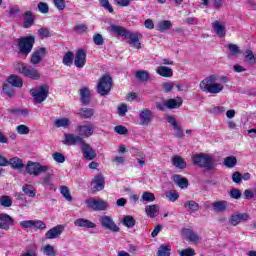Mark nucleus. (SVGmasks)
<instances>
[{
	"label": "nucleus",
	"instance_id": "f257e3e1",
	"mask_svg": "<svg viewBox=\"0 0 256 256\" xmlns=\"http://www.w3.org/2000/svg\"><path fill=\"white\" fill-rule=\"evenodd\" d=\"M111 31L112 33H116V35H119V37H124L128 45H132L134 49H141V38L143 37V34L139 32H131L120 25H112Z\"/></svg>",
	"mask_w": 256,
	"mask_h": 256
},
{
	"label": "nucleus",
	"instance_id": "f03ea898",
	"mask_svg": "<svg viewBox=\"0 0 256 256\" xmlns=\"http://www.w3.org/2000/svg\"><path fill=\"white\" fill-rule=\"evenodd\" d=\"M217 81V76L210 75L200 82V89L204 93H210L211 95H217L221 93L224 89L223 85L215 83Z\"/></svg>",
	"mask_w": 256,
	"mask_h": 256
},
{
	"label": "nucleus",
	"instance_id": "7ed1b4c3",
	"mask_svg": "<svg viewBox=\"0 0 256 256\" xmlns=\"http://www.w3.org/2000/svg\"><path fill=\"white\" fill-rule=\"evenodd\" d=\"M191 161L193 165L201 167L202 169H207V171H213V169L217 167V164H215V160H213L211 155L205 153L192 155Z\"/></svg>",
	"mask_w": 256,
	"mask_h": 256
},
{
	"label": "nucleus",
	"instance_id": "20e7f679",
	"mask_svg": "<svg viewBox=\"0 0 256 256\" xmlns=\"http://www.w3.org/2000/svg\"><path fill=\"white\" fill-rule=\"evenodd\" d=\"M13 67L15 71L28 79H33L34 81H39V79H41L39 71L32 66H28L24 62H14Z\"/></svg>",
	"mask_w": 256,
	"mask_h": 256
},
{
	"label": "nucleus",
	"instance_id": "39448f33",
	"mask_svg": "<svg viewBox=\"0 0 256 256\" xmlns=\"http://www.w3.org/2000/svg\"><path fill=\"white\" fill-rule=\"evenodd\" d=\"M35 45V36H22L18 39V53L22 55L24 59H27L29 53L33 51Z\"/></svg>",
	"mask_w": 256,
	"mask_h": 256
},
{
	"label": "nucleus",
	"instance_id": "423d86ee",
	"mask_svg": "<svg viewBox=\"0 0 256 256\" xmlns=\"http://www.w3.org/2000/svg\"><path fill=\"white\" fill-rule=\"evenodd\" d=\"M113 87V78L111 75L104 74L98 81L97 91L99 95L105 97V95H109L111 93V89Z\"/></svg>",
	"mask_w": 256,
	"mask_h": 256
},
{
	"label": "nucleus",
	"instance_id": "0eeeda50",
	"mask_svg": "<svg viewBox=\"0 0 256 256\" xmlns=\"http://www.w3.org/2000/svg\"><path fill=\"white\" fill-rule=\"evenodd\" d=\"M24 167L26 173H28V175H33L34 177H39L41 173H47V171H49V166L41 165V163L33 161H28L27 165Z\"/></svg>",
	"mask_w": 256,
	"mask_h": 256
},
{
	"label": "nucleus",
	"instance_id": "6e6552de",
	"mask_svg": "<svg viewBox=\"0 0 256 256\" xmlns=\"http://www.w3.org/2000/svg\"><path fill=\"white\" fill-rule=\"evenodd\" d=\"M75 132L82 138L87 139L93 137L95 133V124L86 122L85 124H78L75 128Z\"/></svg>",
	"mask_w": 256,
	"mask_h": 256
},
{
	"label": "nucleus",
	"instance_id": "1a4fd4ad",
	"mask_svg": "<svg viewBox=\"0 0 256 256\" xmlns=\"http://www.w3.org/2000/svg\"><path fill=\"white\" fill-rule=\"evenodd\" d=\"M30 93L36 103H43V101L49 97V86L47 84H43L38 90L32 89Z\"/></svg>",
	"mask_w": 256,
	"mask_h": 256
},
{
	"label": "nucleus",
	"instance_id": "9d476101",
	"mask_svg": "<svg viewBox=\"0 0 256 256\" xmlns=\"http://www.w3.org/2000/svg\"><path fill=\"white\" fill-rule=\"evenodd\" d=\"M183 105V101H177L175 98H170L164 102H157L156 109L158 111H167V109H179Z\"/></svg>",
	"mask_w": 256,
	"mask_h": 256
},
{
	"label": "nucleus",
	"instance_id": "9b49d317",
	"mask_svg": "<svg viewBox=\"0 0 256 256\" xmlns=\"http://www.w3.org/2000/svg\"><path fill=\"white\" fill-rule=\"evenodd\" d=\"M86 207L92 209V211H107L109 205L103 200H95L93 198H88L86 200Z\"/></svg>",
	"mask_w": 256,
	"mask_h": 256
},
{
	"label": "nucleus",
	"instance_id": "f8f14e48",
	"mask_svg": "<svg viewBox=\"0 0 256 256\" xmlns=\"http://www.w3.org/2000/svg\"><path fill=\"white\" fill-rule=\"evenodd\" d=\"M87 63V51L85 49L80 48L76 51L75 57H74V65L78 69H83Z\"/></svg>",
	"mask_w": 256,
	"mask_h": 256
},
{
	"label": "nucleus",
	"instance_id": "ddd939ff",
	"mask_svg": "<svg viewBox=\"0 0 256 256\" xmlns=\"http://www.w3.org/2000/svg\"><path fill=\"white\" fill-rule=\"evenodd\" d=\"M80 149L82 151V155L86 161H93L97 157V152L84 140L82 145H80Z\"/></svg>",
	"mask_w": 256,
	"mask_h": 256
},
{
	"label": "nucleus",
	"instance_id": "4468645a",
	"mask_svg": "<svg viewBox=\"0 0 256 256\" xmlns=\"http://www.w3.org/2000/svg\"><path fill=\"white\" fill-rule=\"evenodd\" d=\"M100 225L104 229H108L109 231H113L114 233H119L120 231L119 226L115 224L113 218H111L110 216H102L100 218Z\"/></svg>",
	"mask_w": 256,
	"mask_h": 256
},
{
	"label": "nucleus",
	"instance_id": "2eb2a0df",
	"mask_svg": "<svg viewBox=\"0 0 256 256\" xmlns=\"http://www.w3.org/2000/svg\"><path fill=\"white\" fill-rule=\"evenodd\" d=\"M139 121V124L143 127L151 125V122L153 121V111L150 109H142L139 113Z\"/></svg>",
	"mask_w": 256,
	"mask_h": 256
},
{
	"label": "nucleus",
	"instance_id": "dca6fc26",
	"mask_svg": "<svg viewBox=\"0 0 256 256\" xmlns=\"http://www.w3.org/2000/svg\"><path fill=\"white\" fill-rule=\"evenodd\" d=\"M85 142V139H83L79 134H71V133H66L64 134V140L63 143L64 145H77V143H80V145H83Z\"/></svg>",
	"mask_w": 256,
	"mask_h": 256
},
{
	"label": "nucleus",
	"instance_id": "f3484780",
	"mask_svg": "<svg viewBox=\"0 0 256 256\" xmlns=\"http://www.w3.org/2000/svg\"><path fill=\"white\" fill-rule=\"evenodd\" d=\"M15 224V219L7 213H0V229L9 231L11 225Z\"/></svg>",
	"mask_w": 256,
	"mask_h": 256
},
{
	"label": "nucleus",
	"instance_id": "a211bd4d",
	"mask_svg": "<svg viewBox=\"0 0 256 256\" xmlns=\"http://www.w3.org/2000/svg\"><path fill=\"white\" fill-rule=\"evenodd\" d=\"M92 191L97 192V191H103L105 189V177H103V174H97L92 182Z\"/></svg>",
	"mask_w": 256,
	"mask_h": 256
},
{
	"label": "nucleus",
	"instance_id": "6ab92c4d",
	"mask_svg": "<svg viewBox=\"0 0 256 256\" xmlns=\"http://www.w3.org/2000/svg\"><path fill=\"white\" fill-rule=\"evenodd\" d=\"M45 55H47V48L41 47V48L35 50L31 54L30 63L32 65H37V64L41 63V59H43V57H45Z\"/></svg>",
	"mask_w": 256,
	"mask_h": 256
},
{
	"label": "nucleus",
	"instance_id": "aec40b11",
	"mask_svg": "<svg viewBox=\"0 0 256 256\" xmlns=\"http://www.w3.org/2000/svg\"><path fill=\"white\" fill-rule=\"evenodd\" d=\"M63 231H65V226L57 225L45 233V238L46 239H57L58 237H61V233H63Z\"/></svg>",
	"mask_w": 256,
	"mask_h": 256
},
{
	"label": "nucleus",
	"instance_id": "412c9836",
	"mask_svg": "<svg viewBox=\"0 0 256 256\" xmlns=\"http://www.w3.org/2000/svg\"><path fill=\"white\" fill-rule=\"evenodd\" d=\"M23 27L24 29H31L33 27V23H35V16L31 10H27L23 14Z\"/></svg>",
	"mask_w": 256,
	"mask_h": 256
},
{
	"label": "nucleus",
	"instance_id": "4be33fe9",
	"mask_svg": "<svg viewBox=\"0 0 256 256\" xmlns=\"http://www.w3.org/2000/svg\"><path fill=\"white\" fill-rule=\"evenodd\" d=\"M182 235H185L186 241H188V243L199 242V235L197 233H195V231H193L190 228H183Z\"/></svg>",
	"mask_w": 256,
	"mask_h": 256
},
{
	"label": "nucleus",
	"instance_id": "5701e85b",
	"mask_svg": "<svg viewBox=\"0 0 256 256\" xmlns=\"http://www.w3.org/2000/svg\"><path fill=\"white\" fill-rule=\"evenodd\" d=\"M172 181L174 185H177L180 189H187L189 187V180L181 175L176 174L172 176Z\"/></svg>",
	"mask_w": 256,
	"mask_h": 256
},
{
	"label": "nucleus",
	"instance_id": "b1692460",
	"mask_svg": "<svg viewBox=\"0 0 256 256\" xmlns=\"http://www.w3.org/2000/svg\"><path fill=\"white\" fill-rule=\"evenodd\" d=\"M74 225L76 227H84L85 229H95L97 227V224L94 222H91L89 219L84 218H78L74 221Z\"/></svg>",
	"mask_w": 256,
	"mask_h": 256
},
{
	"label": "nucleus",
	"instance_id": "393cba45",
	"mask_svg": "<svg viewBox=\"0 0 256 256\" xmlns=\"http://www.w3.org/2000/svg\"><path fill=\"white\" fill-rule=\"evenodd\" d=\"M79 94L82 105H89L91 103V91L87 87L80 89Z\"/></svg>",
	"mask_w": 256,
	"mask_h": 256
},
{
	"label": "nucleus",
	"instance_id": "a878e982",
	"mask_svg": "<svg viewBox=\"0 0 256 256\" xmlns=\"http://www.w3.org/2000/svg\"><path fill=\"white\" fill-rule=\"evenodd\" d=\"M228 206L229 204L227 203V201H223V200L215 201L214 203H212V209L216 213H225V211H227Z\"/></svg>",
	"mask_w": 256,
	"mask_h": 256
},
{
	"label": "nucleus",
	"instance_id": "bb28decb",
	"mask_svg": "<svg viewBox=\"0 0 256 256\" xmlns=\"http://www.w3.org/2000/svg\"><path fill=\"white\" fill-rule=\"evenodd\" d=\"M172 165L176 167V169H187V162L183 157L179 155H175L172 157Z\"/></svg>",
	"mask_w": 256,
	"mask_h": 256
},
{
	"label": "nucleus",
	"instance_id": "cd10ccee",
	"mask_svg": "<svg viewBox=\"0 0 256 256\" xmlns=\"http://www.w3.org/2000/svg\"><path fill=\"white\" fill-rule=\"evenodd\" d=\"M8 165L12 167V169H25V164L23 163V160L19 157H13L8 160Z\"/></svg>",
	"mask_w": 256,
	"mask_h": 256
},
{
	"label": "nucleus",
	"instance_id": "c85d7f7f",
	"mask_svg": "<svg viewBox=\"0 0 256 256\" xmlns=\"http://www.w3.org/2000/svg\"><path fill=\"white\" fill-rule=\"evenodd\" d=\"M7 83H9V85H11L12 87H23V79L15 74H12L7 78Z\"/></svg>",
	"mask_w": 256,
	"mask_h": 256
},
{
	"label": "nucleus",
	"instance_id": "c756f323",
	"mask_svg": "<svg viewBox=\"0 0 256 256\" xmlns=\"http://www.w3.org/2000/svg\"><path fill=\"white\" fill-rule=\"evenodd\" d=\"M41 185L46 187V189H53V187H55V184L53 183V173H47L41 178Z\"/></svg>",
	"mask_w": 256,
	"mask_h": 256
},
{
	"label": "nucleus",
	"instance_id": "7c9ffc66",
	"mask_svg": "<svg viewBox=\"0 0 256 256\" xmlns=\"http://www.w3.org/2000/svg\"><path fill=\"white\" fill-rule=\"evenodd\" d=\"M80 119H91L95 115V109L93 108H80L78 113Z\"/></svg>",
	"mask_w": 256,
	"mask_h": 256
},
{
	"label": "nucleus",
	"instance_id": "2f4dec72",
	"mask_svg": "<svg viewBox=\"0 0 256 256\" xmlns=\"http://www.w3.org/2000/svg\"><path fill=\"white\" fill-rule=\"evenodd\" d=\"M156 73H158L160 77H173V69L167 66H159L158 69L156 70Z\"/></svg>",
	"mask_w": 256,
	"mask_h": 256
},
{
	"label": "nucleus",
	"instance_id": "473e14b6",
	"mask_svg": "<svg viewBox=\"0 0 256 256\" xmlns=\"http://www.w3.org/2000/svg\"><path fill=\"white\" fill-rule=\"evenodd\" d=\"M212 27L216 32V35H219L221 38L225 37L227 30L225 29V26L221 25V22L215 21L212 23Z\"/></svg>",
	"mask_w": 256,
	"mask_h": 256
},
{
	"label": "nucleus",
	"instance_id": "72a5a7b5",
	"mask_svg": "<svg viewBox=\"0 0 256 256\" xmlns=\"http://www.w3.org/2000/svg\"><path fill=\"white\" fill-rule=\"evenodd\" d=\"M75 59V53L73 51H68L64 54L62 58L63 65L66 67H71L73 65V60Z\"/></svg>",
	"mask_w": 256,
	"mask_h": 256
},
{
	"label": "nucleus",
	"instance_id": "f704fd0d",
	"mask_svg": "<svg viewBox=\"0 0 256 256\" xmlns=\"http://www.w3.org/2000/svg\"><path fill=\"white\" fill-rule=\"evenodd\" d=\"M145 213L146 215H148V217H151L153 219L157 217V213H159V206L156 204L147 205L145 207Z\"/></svg>",
	"mask_w": 256,
	"mask_h": 256
},
{
	"label": "nucleus",
	"instance_id": "c9c22d12",
	"mask_svg": "<svg viewBox=\"0 0 256 256\" xmlns=\"http://www.w3.org/2000/svg\"><path fill=\"white\" fill-rule=\"evenodd\" d=\"M135 77L136 79H138V81H140L141 83H147L150 79V75H149V72L145 71V70H140V71H137L135 73Z\"/></svg>",
	"mask_w": 256,
	"mask_h": 256
},
{
	"label": "nucleus",
	"instance_id": "e433bc0d",
	"mask_svg": "<svg viewBox=\"0 0 256 256\" xmlns=\"http://www.w3.org/2000/svg\"><path fill=\"white\" fill-rule=\"evenodd\" d=\"M22 191L25 195H27V197H31L32 199L36 197L35 187L31 184H25L22 186Z\"/></svg>",
	"mask_w": 256,
	"mask_h": 256
},
{
	"label": "nucleus",
	"instance_id": "4c0bfd02",
	"mask_svg": "<svg viewBox=\"0 0 256 256\" xmlns=\"http://www.w3.org/2000/svg\"><path fill=\"white\" fill-rule=\"evenodd\" d=\"M184 209H187V211H192V213H195L199 209V203H197L195 200H188L184 203Z\"/></svg>",
	"mask_w": 256,
	"mask_h": 256
},
{
	"label": "nucleus",
	"instance_id": "58836bf2",
	"mask_svg": "<svg viewBox=\"0 0 256 256\" xmlns=\"http://www.w3.org/2000/svg\"><path fill=\"white\" fill-rule=\"evenodd\" d=\"M223 164L228 169H233V167H235L237 165V157L228 156V157L224 158Z\"/></svg>",
	"mask_w": 256,
	"mask_h": 256
},
{
	"label": "nucleus",
	"instance_id": "ea45409f",
	"mask_svg": "<svg viewBox=\"0 0 256 256\" xmlns=\"http://www.w3.org/2000/svg\"><path fill=\"white\" fill-rule=\"evenodd\" d=\"M136 221L135 218L131 215L124 216L122 220V224L124 227H127L128 229H133V226L135 225Z\"/></svg>",
	"mask_w": 256,
	"mask_h": 256
},
{
	"label": "nucleus",
	"instance_id": "a19ab883",
	"mask_svg": "<svg viewBox=\"0 0 256 256\" xmlns=\"http://www.w3.org/2000/svg\"><path fill=\"white\" fill-rule=\"evenodd\" d=\"M157 256H171V246L165 244L160 245Z\"/></svg>",
	"mask_w": 256,
	"mask_h": 256
},
{
	"label": "nucleus",
	"instance_id": "79ce46f5",
	"mask_svg": "<svg viewBox=\"0 0 256 256\" xmlns=\"http://www.w3.org/2000/svg\"><path fill=\"white\" fill-rule=\"evenodd\" d=\"M7 111L11 115H15L16 117H19L21 115H24V116L29 115V110L28 109L12 108V109H8Z\"/></svg>",
	"mask_w": 256,
	"mask_h": 256
},
{
	"label": "nucleus",
	"instance_id": "37998d69",
	"mask_svg": "<svg viewBox=\"0 0 256 256\" xmlns=\"http://www.w3.org/2000/svg\"><path fill=\"white\" fill-rule=\"evenodd\" d=\"M71 121L69 118H58L55 120L54 125L55 127H64V129H67L69 127Z\"/></svg>",
	"mask_w": 256,
	"mask_h": 256
},
{
	"label": "nucleus",
	"instance_id": "c03bdc74",
	"mask_svg": "<svg viewBox=\"0 0 256 256\" xmlns=\"http://www.w3.org/2000/svg\"><path fill=\"white\" fill-rule=\"evenodd\" d=\"M60 193L66 199V201H73V196H71V192L69 190V187L67 186H61L60 187Z\"/></svg>",
	"mask_w": 256,
	"mask_h": 256
},
{
	"label": "nucleus",
	"instance_id": "a18cd8bd",
	"mask_svg": "<svg viewBox=\"0 0 256 256\" xmlns=\"http://www.w3.org/2000/svg\"><path fill=\"white\" fill-rule=\"evenodd\" d=\"M170 27H173V24L169 20H162L158 23V30L163 33V31L169 30Z\"/></svg>",
	"mask_w": 256,
	"mask_h": 256
},
{
	"label": "nucleus",
	"instance_id": "49530a36",
	"mask_svg": "<svg viewBox=\"0 0 256 256\" xmlns=\"http://www.w3.org/2000/svg\"><path fill=\"white\" fill-rule=\"evenodd\" d=\"M2 89L5 95H8L9 97H15V90L13 89V86L11 84L4 83Z\"/></svg>",
	"mask_w": 256,
	"mask_h": 256
},
{
	"label": "nucleus",
	"instance_id": "de8ad7c7",
	"mask_svg": "<svg viewBox=\"0 0 256 256\" xmlns=\"http://www.w3.org/2000/svg\"><path fill=\"white\" fill-rule=\"evenodd\" d=\"M0 204L2 205V207H11V205H13V200L11 199V197L3 195L0 197Z\"/></svg>",
	"mask_w": 256,
	"mask_h": 256
},
{
	"label": "nucleus",
	"instance_id": "09e8293b",
	"mask_svg": "<svg viewBox=\"0 0 256 256\" xmlns=\"http://www.w3.org/2000/svg\"><path fill=\"white\" fill-rule=\"evenodd\" d=\"M32 227H34L36 230L40 229L43 231V229H47V224L41 220H32Z\"/></svg>",
	"mask_w": 256,
	"mask_h": 256
},
{
	"label": "nucleus",
	"instance_id": "8fccbe9b",
	"mask_svg": "<svg viewBox=\"0 0 256 256\" xmlns=\"http://www.w3.org/2000/svg\"><path fill=\"white\" fill-rule=\"evenodd\" d=\"M178 255L180 256H195V249L193 248H185L182 250H178Z\"/></svg>",
	"mask_w": 256,
	"mask_h": 256
},
{
	"label": "nucleus",
	"instance_id": "3c124183",
	"mask_svg": "<svg viewBox=\"0 0 256 256\" xmlns=\"http://www.w3.org/2000/svg\"><path fill=\"white\" fill-rule=\"evenodd\" d=\"M142 201H146L148 203H153V201H155V194L151 193V192H143L142 194Z\"/></svg>",
	"mask_w": 256,
	"mask_h": 256
},
{
	"label": "nucleus",
	"instance_id": "603ef678",
	"mask_svg": "<svg viewBox=\"0 0 256 256\" xmlns=\"http://www.w3.org/2000/svg\"><path fill=\"white\" fill-rule=\"evenodd\" d=\"M93 43H94V45H98V46L104 45L105 39L103 38V35H101L99 33L94 34L93 35Z\"/></svg>",
	"mask_w": 256,
	"mask_h": 256
},
{
	"label": "nucleus",
	"instance_id": "864d4df0",
	"mask_svg": "<svg viewBox=\"0 0 256 256\" xmlns=\"http://www.w3.org/2000/svg\"><path fill=\"white\" fill-rule=\"evenodd\" d=\"M38 35L41 39H47L51 37V32L49 31V28L42 27L38 30Z\"/></svg>",
	"mask_w": 256,
	"mask_h": 256
},
{
	"label": "nucleus",
	"instance_id": "5fc2aeb1",
	"mask_svg": "<svg viewBox=\"0 0 256 256\" xmlns=\"http://www.w3.org/2000/svg\"><path fill=\"white\" fill-rule=\"evenodd\" d=\"M100 6L106 9L109 13H113L114 9L109 0H99Z\"/></svg>",
	"mask_w": 256,
	"mask_h": 256
},
{
	"label": "nucleus",
	"instance_id": "6e6d98bb",
	"mask_svg": "<svg viewBox=\"0 0 256 256\" xmlns=\"http://www.w3.org/2000/svg\"><path fill=\"white\" fill-rule=\"evenodd\" d=\"M245 53H246V56H245L246 61H248L250 65H253L254 63H256L255 54H253V51L248 49L245 51Z\"/></svg>",
	"mask_w": 256,
	"mask_h": 256
},
{
	"label": "nucleus",
	"instance_id": "4d7b16f0",
	"mask_svg": "<svg viewBox=\"0 0 256 256\" xmlns=\"http://www.w3.org/2000/svg\"><path fill=\"white\" fill-rule=\"evenodd\" d=\"M38 11L43 15H47V13H49V4L45 2H40L38 4Z\"/></svg>",
	"mask_w": 256,
	"mask_h": 256
},
{
	"label": "nucleus",
	"instance_id": "13d9d810",
	"mask_svg": "<svg viewBox=\"0 0 256 256\" xmlns=\"http://www.w3.org/2000/svg\"><path fill=\"white\" fill-rule=\"evenodd\" d=\"M114 131L115 133H117L118 135H127L128 130L127 127L123 126V125H117L114 127Z\"/></svg>",
	"mask_w": 256,
	"mask_h": 256
},
{
	"label": "nucleus",
	"instance_id": "bf43d9fd",
	"mask_svg": "<svg viewBox=\"0 0 256 256\" xmlns=\"http://www.w3.org/2000/svg\"><path fill=\"white\" fill-rule=\"evenodd\" d=\"M44 253H46L47 256L57 255V252H55V247L49 244L44 247Z\"/></svg>",
	"mask_w": 256,
	"mask_h": 256
},
{
	"label": "nucleus",
	"instance_id": "052dcab7",
	"mask_svg": "<svg viewBox=\"0 0 256 256\" xmlns=\"http://www.w3.org/2000/svg\"><path fill=\"white\" fill-rule=\"evenodd\" d=\"M53 159L56 163H65V155L60 152H56L53 154Z\"/></svg>",
	"mask_w": 256,
	"mask_h": 256
},
{
	"label": "nucleus",
	"instance_id": "680f3d73",
	"mask_svg": "<svg viewBox=\"0 0 256 256\" xmlns=\"http://www.w3.org/2000/svg\"><path fill=\"white\" fill-rule=\"evenodd\" d=\"M228 50L232 55H239V53H241L239 46H237L236 44H228Z\"/></svg>",
	"mask_w": 256,
	"mask_h": 256
},
{
	"label": "nucleus",
	"instance_id": "e2e57ef3",
	"mask_svg": "<svg viewBox=\"0 0 256 256\" xmlns=\"http://www.w3.org/2000/svg\"><path fill=\"white\" fill-rule=\"evenodd\" d=\"M230 225H233V227H237L239 223H241V220H239V216L237 214H232L229 219Z\"/></svg>",
	"mask_w": 256,
	"mask_h": 256
},
{
	"label": "nucleus",
	"instance_id": "0e129e2a",
	"mask_svg": "<svg viewBox=\"0 0 256 256\" xmlns=\"http://www.w3.org/2000/svg\"><path fill=\"white\" fill-rule=\"evenodd\" d=\"M230 197L232 199H241V190L233 188L230 190Z\"/></svg>",
	"mask_w": 256,
	"mask_h": 256
},
{
	"label": "nucleus",
	"instance_id": "69168bd1",
	"mask_svg": "<svg viewBox=\"0 0 256 256\" xmlns=\"http://www.w3.org/2000/svg\"><path fill=\"white\" fill-rule=\"evenodd\" d=\"M53 3L58 11H63L65 9V0H53Z\"/></svg>",
	"mask_w": 256,
	"mask_h": 256
},
{
	"label": "nucleus",
	"instance_id": "338daca9",
	"mask_svg": "<svg viewBox=\"0 0 256 256\" xmlns=\"http://www.w3.org/2000/svg\"><path fill=\"white\" fill-rule=\"evenodd\" d=\"M232 181L234 183H241L243 181V175L239 171H236L232 174Z\"/></svg>",
	"mask_w": 256,
	"mask_h": 256
},
{
	"label": "nucleus",
	"instance_id": "774afa93",
	"mask_svg": "<svg viewBox=\"0 0 256 256\" xmlns=\"http://www.w3.org/2000/svg\"><path fill=\"white\" fill-rule=\"evenodd\" d=\"M17 133H19L20 135H27V134H29V127L21 124V125L17 126Z\"/></svg>",
	"mask_w": 256,
	"mask_h": 256
}]
</instances>
